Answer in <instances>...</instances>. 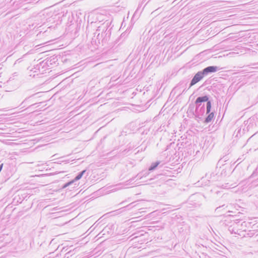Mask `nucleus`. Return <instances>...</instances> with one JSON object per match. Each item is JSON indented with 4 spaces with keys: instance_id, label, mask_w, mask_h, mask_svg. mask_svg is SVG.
Wrapping results in <instances>:
<instances>
[{
    "instance_id": "1",
    "label": "nucleus",
    "mask_w": 258,
    "mask_h": 258,
    "mask_svg": "<svg viewBox=\"0 0 258 258\" xmlns=\"http://www.w3.org/2000/svg\"><path fill=\"white\" fill-rule=\"evenodd\" d=\"M212 99L209 95L198 97L195 100L197 105V113L187 110V116L195 117L203 120L205 124L210 123L215 117V111L212 110Z\"/></svg>"
},
{
    "instance_id": "2",
    "label": "nucleus",
    "mask_w": 258,
    "mask_h": 258,
    "mask_svg": "<svg viewBox=\"0 0 258 258\" xmlns=\"http://www.w3.org/2000/svg\"><path fill=\"white\" fill-rule=\"evenodd\" d=\"M110 22L106 21L103 23L101 26L97 27V29L94 33V36L92 39L91 43L92 45L98 46L99 44L104 45L106 44H111L112 42L109 43L111 34V28H109Z\"/></svg>"
},
{
    "instance_id": "3",
    "label": "nucleus",
    "mask_w": 258,
    "mask_h": 258,
    "mask_svg": "<svg viewBox=\"0 0 258 258\" xmlns=\"http://www.w3.org/2000/svg\"><path fill=\"white\" fill-rule=\"evenodd\" d=\"M257 118L255 116H251L247 120L244 121L242 124V133L245 134L248 132H254L256 127V121Z\"/></svg>"
},
{
    "instance_id": "4",
    "label": "nucleus",
    "mask_w": 258,
    "mask_h": 258,
    "mask_svg": "<svg viewBox=\"0 0 258 258\" xmlns=\"http://www.w3.org/2000/svg\"><path fill=\"white\" fill-rule=\"evenodd\" d=\"M226 158H227L226 157L225 158V157H224L223 158H221L219 160L218 164H222V167H220V168H222V170L221 172L220 175L217 176L216 174H214V173H212V174H211L210 179L212 180V181H215V180H219V176L225 177L227 174V171L228 168L229 169V171L230 170L231 166H228L227 167V166H225V164H223V162H225L226 161Z\"/></svg>"
},
{
    "instance_id": "5",
    "label": "nucleus",
    "mask_w": 258,
    "mask_h": 258,
    "mask_svg": "<svg viewBox=\"0 0 258 258\" xmlns=\"http://www.w3.org/2000/svg\"><path fill=\"white\" fill-rule=\"evenodd\" d=\"M205 77L202 71L198 72L192 77L190 81L189 87H191L195 85L200 81H201Z\"/></svg>"
},
{
    "instance_id": "6",
    "label": "nucleus",
    "mask_w": 258,
    "mask_h": 258,
    "mask_svg": "<svg viewBox=\"0 0 258 258\" xmlns=\"http://www.w3.org/2000/svg\"><path fill=\"white\" fill-rule=\"evenodd\" d=\"M220 70V68L216 66H210L205 68L202 70L205 77L217 72Z\"/></svg>"
},
{
    "instance_id": "7",
    "label": "nucleus",
    "mask_w": 258,
    "mask_h": 258,
    "mask_svg": "<svg viewBox=\"0 0 258 258\" xmlns=\"http://www.w3.org/2000/svg\"><path fill=\"white\" fill-rule=\"evenodd\" d=\"M201 197V196L198 194L192 195L189 197L188 199V202L195 207L199 206H200V204L199 203V202H196V201L198 200Z\"/></svg>"
},
{
    "instance_id": "8",
    "label": "nucleus",
    "mask_w": 258,
    "mask_h": 258,
    "mask_svg": "<svg viewBox=\"0 0 258 258\" xmlns=\"http://www.w3.org/2000/svg\"><path fill=\"white\" fill-rule=\"evenodd\" d=\"M49 67L51 68L52 65L55 64L58 60L57 56L52 55L45 59Z\"/></svg>"
},
{
    "instance_id": "9",
    "label": "nucleus",
    "mask_w": 258,
    "mask_h": 258,
    "mask_svg": "<svg viewBox=\"0 0 258 258\" xmlns=\"http://www.w3.org/2000/svg\"><path fill=\"white\" fill-rule=\"evenodd\" d=\"M227 207V206H225V204L219 206L215 209V213L216 214H219V215H221L223 214V211Z\"/></svg>"
},
{
    "instance_id": "10",
    "label": "nucleus",
    "mask_w": 258,
    "mask_h": 258,
    "mask_svg": "<svg viewBox=\"0 0 258 258\" xmlns=\"http://www.w3.org/2000/svg\"><path fill=\"white\" fill-rule=\"evenodd\" d=\"M86 171V169H84L78 172L74 179L72 180L73 181V182L75 183L76 181L80 180L83 177V175L85 173Z\"/></svg>"
},
{
    "instance_id": "11",
    "label": "nucleus",
    "mask_w": 258,
    "mask_h": 258,
    "mask_svg": "<svg viewBox=\"0 0 258 258\" xmlns=\"http://www.w3.org/2000/svg\"><path fill=\"white\" fill-rule=\"evenodd\" d=\"M160 163L161 162L159 161H157L155 162H153L149 167L148 171H152L154 170L158 167V166L160 164Z\"/></svg>"
},
{
    "instance_id": "12",
    "label": "nucleus",
    "mask_w": 258,
    "mask_h": 258,
    "mask_svg": "<svg viewBox=\"0 0 258 258\" xmlns=\"http://www.w3.org/2000/svg\"><path fill=\"white\" fill-rule=\"evenodd\" d=\"M242 128L243 127H242L241 125L235 131L233 134V135L235 136V137H238L239 136L241 137L242 135L244 134L242 133Z\"/></svg>"
},
{
    "instance_id": "13",
    "label": "nucleus",
    "mask_w": 258,
    "mask_h": 258,
    "mask_svg": "<svg viewBox=\"0 0 258 258\" xmlns=\"http://www.w3.org/2000/svg\"><path fill=\"white\" fill-rule=\"evenodd\" d=\"M40 66H41L43 68V69L44 70V72L48 69H51V68H50L47 63V61L44 59L41 61H40Z\"/></svg>"
},
{
    "instance_id": "14",
    "label": "nucleus",
    "mask_w": 258,
    "mask_h": 258,
    "mask_svg": "<svg viewBox=\"0 0 258 258\" xmlns=\"http://www.w3.org/2000/svg\"><path fill=\"white\" fill-rule=\"evenodd\" d=\"M149 171L148 170H144L142 172L138 173L136 177H138V178H142L143 177H146L149 174Z\"/></svg>"
},
{
    "instance_id": "15",
    "label": "nucleus",
    "mask_w": 258,
    "mask_h": 258,
    "mask_svg": "<svg viewBox=\"0 0 258 258\" xmlns=\"http://www.w3.org/2000/svg\"><path fill=\"white\" fill-rule=\"evenodd\" d=\"M187 110L191 111L192 112L194 111L197 113V105H195V103L194 104H189Z\"/></svg>"
},
{
    "instance_id": "16",
    "label": "nucleus",
    "mask_w": 258,
    "mask_h": 258,
    "mask_svg": "<svg viewBox=\"0 0 258 258\" xmlns=\"http://www.w3.org/2000/svg\"><path fill=\"white\" fill-rule=\"evenodd\" d=\"M258 133V131L255 132L253 135H252L251 137H250L247 140V142H249L252 140H255L258 142V136H256V134Z\"/></svg>"
},
{
    "instance_id": "17",
    "label": "nucleus",
    "mask_w": 258,
    "mask_h": 258,
    "mask_svg": "<svg viewBox=\"0 0 258 258\" xmlns=\"http://www.w3.org/2000/svg\"><path fill=\"white\" fill-rule=\"evenodd\" d=\"M33 69L35 70L34 71V72H36V70H38L40 72H41V73H43V72H44L43 68L41 66H40V62H39V63L35 65Z\"/></svg>"
},
{
    "instance_id": "18",
    "label": "nucleus",
    "mask_w": 258,
    "mask_h": 258,
    "mask_svg": "<svg viewBox=\"0 0 258 258\" xmlns=\"http://www.w3.org/2000/svg\"><path fill=\"white\" fill-rule=\"evenodd\" d=\"M75 249H70L64 254V257L69 258L75 254Z\"/></svg>"
},
{
    "instance_id": "19",
    "label": "nucleus",
    "mask_w": 258,
    "mask_h": 258,
    "mask_svg": "<svg viewBox=\"0 0 258 258\" xmlns=\"http://www.w3.org/2000/svg\"><path fill=\"white\" fill-rule=\"evenodd\" d=\"M136 205H137L136 204V202H132L131 204H128V205L124 207V208L127 210H130L135 207Z\"/></svg>"
},
{
    "instance_id": "20",
    "label": "nucleus",
    "mask_w": 258,
    "mask_h": 258,
    "mask_svg": "<svg viewBox=\"0 0 258 258\" xmlns=\"http://www.w3.org/2000/svg\"><path fill=\"white\" fill-rule=\"evenodd\" d=\"M74 183L73 182V181L72 180H71V181H69L65 183H64L62 186H61V187L62 188H66L67 187L74 184Z\"/></svg>"
},
{
    "instance_id": "21",
    "label": "nucleus",
    "mask_w": 258,
    "mask_h": 258,
    "mask_svg": "<svg viewBox=\"0 0 258 258\" xmlns=\"http://www.w3.org/2000/svg\"><path fill=\"white\" fill-rule=\"evenodd\" d=\"M240 169H239L238 167H237V166H236L234 168V169L232 170V174H235L236 173H240Z\"/></svg>"
},
{
    "instance_id": "22",
    "label": "nucleus",
    "mask_w": 258,
    "mask_h": 258,
    "mask_svg": "<svg viewBox=\"0 0 258 258\" xmlns=\"http://www.w3.org/2000/svg\"><path fill=\"white\" fill-rule=\"evenodd\" d=\"M38 94H39V93H35V94H33L32 95L30 96L29 97L26 98L22 102V104L25 103L27 100H28L29 99H30V98H31L32 97H33L34 96L37 95Z\"/></svg>"
},
{
    "instance_id": "23",
    "label": "nucleus",
    "mask_w": 258,
    "mask_h": 258,
    "mask_svg": "<svg viewBox=\"0 0 258 258\" xmlns=\"http://www.w3.org/2000/svg\"><path fill=\"white\" fill-rule=\"evenodd\" d=\"M69 248L68 247H63L62 249H61V253H66L67 252H68L69 250Z\"/></svg>"
},
{
    "instance_id": "24",
    "label": "nucleus",
    "mask_w": 258,
    "mask_h": 258,
    "mask_svg": "<svg viewBox=\"0 0 258 258\" xmlns=\"http://www.w3.org/2000/svg\"><path fill=\"white\" fill-rule=\"evenodd\" d=\"M258 174V168H256V169L253 171L251 176H254V175Z\"/></svg>"
},
{
    "instance_id": "25",
    "label": "nucleus",
    "mask_w": 258,
    "mask_h": 258,
    "mask_svg": "<svg viewBox=\"0 0 258 258\" xmlns=\"http://www.w3.org/2000/svg\"><path fill=\"white\" fill-rule=\"evenodd\" d=\"M96 24V22H91V24H90V26H88L87 27V30H88V29L90 28V27H92L93 26H94V25H95V24Z\"/></svg>"
},
{
    "instance_id": "26",
    "label": "nucleus",
    "mask_w": 258,
    "mask_h": 258,
    "mask_svg": "<svg viewBox=\"0 0 258 258\" xmlns=\"http://www.w3.org/2000/svg\"><path fill=\"white\" fill-rule=\"evenodd\" d=\"M3 167V163L0 164V172H1Z\"/></svg>"
},
{
    "instance_id": "27",
    "label": "nucleus",
    "mask_w": 258,
    "mask_h": 258,
    "mask_svg": "<svg viewBox=\"0 0 258 258\" xmlns=\"http://www.w3.org/2000/svg\"><path fill=\"white\" fill-rule=\"evenodd\" d=\"M229 230L231 232V233L233 232V229L232 230L231 229V227H229Z\"/></svg>"
},
{
    "instance_id": "28",
    "label": "nucleus",
    "mask_w": 258,
    "mask_h": 258,
    "mask_svg": "<svg viewBox=\"0 0 258 258\" xmlns=\"http://www.w3.org/2000/svg\"><path fill=\"white\" fill-rule=\"evenodd\" d=\"M125 201H123L122 202L120 203V205L123 204L124 203H125Z\"/></svg>"
},
{
    "instance_id": "29",
    "label": "nucleus",
    "mask_w": 258,
    "mask_h": 258,
    "mask_svg": "<svg viewBox=\"0 0 258 258\" xmlns=\"http://www.w3.org/2000/svg\"><path fill=\"white\" fill-rule=\"evenodd\" d=\"M240 177V175L239 174V175H238L237 176V178H239Z\"/></svg>"
},
{
    "instance_id": "30",
    "label": "nucleus",
    "mask_w": 258,
    "mask_h": 258,
    "mask_svg": "<svg viewBox=\"0 0 258 258\" xmlns=\"http://www.w3.org/2000/svg\"><path fill=\"white\" fill-rule=\"evenodd\" d=\"M117 42H118L117 40L115 41V43H117Z\"/></svg>"
},
{
    "instance_id": "31",
    "label": "nucleus",
    "mask_w": 258,
    "mask_h": 258,
    "mask_svg": "<svg viewBox=\"0 0 258 258\" xmlns=\"http://www.w3.org/2000/svg\"><path fill=\"white\" fill-rule=\"evenodd\" d=\"M35 104H32L31 105H30V107H31V106H32V105H34Z\"/></svg>"
},
{
    "instance_id": "32",
    "label": "nucleus",
    "mask_w": 258,
    "mask_h": 258,
    "mask_svg": "<svg viewBox=\"0 0 258 258\" xmlns=\"http://www.w3.org/2000/svg\"><path fill=\"white\" fill-rule=\"evenodd\" d=\"M136 12H137V11H136V12L135 13V14H134V16H135V14H136Z\"/></svg>"
},
{
    "instance_id": "33",
    "label": "nucleus",
    "mask_w": 258,
    "mask_h": 258,
    "mask_svg": "<svg viewBox=\"0 0 258 258\" xmlns=\"http://www.w3.org/2000/svg\"><path fill=\"white\" fill-rule=\"evenodd\" d=\"M122 34H122L121 35H120V37H121L122 36Z\"/></svg>"
}]
</instances>
